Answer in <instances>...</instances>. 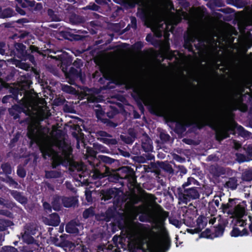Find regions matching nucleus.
<instances>
[{"instance_id": "nucleus-11", "label": "nucleus", "mask_w": 252, "mask_h": 252, "mask_svg": "<svg viewBox=\"0 0 252 252\" xmlns=\"http://www.w3.org/2000/svg\"><path fill=\"white\" fill-rule=\"evenodd\" d=\"M65 229L67 233L78 234L80 230L82 229V226L75 221H72L66 225Z\"/></svg>"}, {"instance_id": "nucleus-53", "label": "nucleus", "mask_w": 252, "mask_h": 252, "mask_svg": "<svg viewBox=\"0 0 252 252\" xmlns=\"http://www.w3.org/2000/svg\"><path fill=\"white\" fill-rule=\"evenodd\" d=\"M104 160H105V161H107V162H109V160H110V158L106 157H104Z\"/></svg>"}, {"instance_id": "nucleus-54", "label": "nucleus", "mask_w": 252, "mask_h": 252, "mask_svg": "<svg viewBox=\"0 0 252 252\" xmlns=\"http://www.w3.org/2000/svg\"><path fill=\"white\" fill-rule=\"evenodd\" d=\"M82 252H90L89 250L87 249H84V248L82 249Z\"/></svg>"}, {"instance_id": "nucleus-43", "label": "nucleus", "mask_w": 252, "mask_h": 252, "mask_svg": "<svg viewBox=\"0 0 252 252\" xmlns=\"http://www.w3.org/2000/svg\"><path fill=\"white\" fill-rule=\"evenodd\" d=\"M105 142H107L108 144H116L117 141L115 139H111V140H105Z\"/></svg>"}, {"instance_id": "nucleus-56", "label": "nucleus", "mask_w": 252, "mask_h": 252, "mask_svg": "<svg viewBox=\"0 0 252 252\" xmlns=\"http://www.w3.org/2000/svg\"><path fill=\"white\" fill-rule=\"evenodd\" d=\"M250 229L251 232H252V223L250 225Z\"/></svg>"}, {"instance_id": "nucleus-33", "label": "nucleus", "mask_w": 252, "mask_h": 252, "mask_svg": "<svg viewBox=\"0 0 252 252\" xmlns=\"http://www.w3.org/2000/svg\"><path fill=\"white\" fill-rule=\"evenodd\" d=\"M17 1L20 3V5L22 7H26L28 5H31L32 2L27 0H17Z\"/></svg>"}, {"instance_id": "nucleus-27", "label": "nucleus", "mask_w": 252, "mask_h": 252, "mask_svg": "<svg viewBox=\"0 0 252 252\" xmlns=\"http://www.w3.org/2000/svg\"><path fill=\"white\" fill-rule=\"evenodd\" d=\"M1 168L6 174H9L12 172V168L10 165L7 163L3 164L1 165Z\"/></svg>"}, {"instance_id": "nucleus-5", "label": "nucleus", "mask_w": 252, "mask_h": 252, "mask_svg": "<svg viewBox=\"0 0 252 252\" xmlns=\"http://www.w3.org/2000/svg\"><path fill=\"white\" fill-rule=\"evenodd\" d=\"M209 124L216 131V138L219 141L228 136V131H233L237 127L234 122L226 123L216 118H212Z\"/></svg>"}, {"instance_id": "nucleus-41", "label": "nucleus", "mask_w": 252, "mask_h": 252, "mask_svg": "<svg viewBox=\"0 0 252 252\" xmlns=\"http://www.w3.org/2000/svg\"><path fill=\"white\" fill-rule=\"evenodd\" d=\"M221 200V199L218 197H216L214 199V203L217 206V207H219V205H220V200Z\"/></svg>"}, {"instance_id": "nucleus-12", "label": "nucleus", "mask_w": 252, "mask_h": 252, "mask_svg": "<svg viewBox=\"0 0 252 252\" xmlns=\"http://www.w3.org/2000/svg\"><path fill=\"white\" fill-rule=\"evenodd\" d=\"M100 71L105 78H110L114 76V69L108 63L101 65L100 66Z\"/></svg>"}, {"instance_id": "nucleus-29", "label": "nucleus", "mask_w": 252, "mask_h": 252, "mask_svg": "<svg viewBox=\"0 0 252 252\" xmlns=\"http://www.w3.org/2000/svg\"><path fill=\"white\" fill-rule=\"evenodd\" d=\"M13 195L14 197L20 203H24L26 202V199L24 197L22 196L19 193L15 192L13 193Z\"/></svg>"}, {"instance_id": "nucleus-51", "label": "nucleus", "mask_w": 252, "mask_h": 252, "mask_svg": "<svg viewBox=\"0 0 252 252\" xmlns=\"http://www.w3.org/2000/svg\"><path fill=\"white\" fill-rule=\"evenodd\" d=\"M90 101H94V98L92 96H88L87 98Z\"/></svg>"}, {"instance_id": "nucleus-30", "label": "nucleus", "mask_w": 252, "mask_h": 252, "mask_svg": "<svg viewBox=\"0 0 252 252\" xmlns=\"http://www.w3.org/2000/svg\"><path fill=\"white\" fill-rule=\"evenodd\" d=\"M62 90L67 93H73L74 89L70 86L64 85L62 86Z\"/></svg>"}, {"instance_id": "nucleus-15", "label": "nucleus", "mask_w": 252, "mask_h": 252, "mask_svg": "<svg viewBox=\"0 0 252 252\" xmlns=\"http://www.w3.org/2000/svg\"><path fill=\"white\" fill-rule=\"evenodd\" d=\"M145 211V208L141 205L138 207L133 206L130 210L129 217L131 220H134L138 214L143 213Z\"/></svg>"}, {"instance_id": "nucleus-39", "label": "nucleus", "mask_w": 252, "mask_h": 252, "mask_svg": "<svg viewBox=\"0 0 252 252\" xmlns=\"http://www.w3.org/2000/svg\"><path fill=\"white\" fill-rule=\"evenodd\" d=\"M103 113H104V112L101 110H97L96 111V115L98 118H100L101 116H102L103 115Z\"/></svg>"}, {"instance_id": "nucleus-64", "label": "nucleus", "mask_w": 252, "mask_h": 252, "mask_svg": "<svg viewBox=\"0 0 252 252\" xmlns=\"http://www.w3.org/2000/svg\"><path fill=\"white\" fill-rule=\"evenodd\" d=\"M140 220H141V221H143V220H142L141 219H140Z\"/></svg>"}, {"instance_id": "nucleus-10", "label": "nucleus", "mask_w": 252, "mask_h": 252, "mask_svg": "<svg viewBox=\"0 0 252 252\" xmlns=\"http://www.w3.org/2000/svg\"><path fill=\"white\" fill-rule=\"evenodd\" d=\"M199 196V193L196 188H190L184 191L183 194V201L187 203L190 199H195Z\"/></svg>"}, {"instance_id": "nucleus-48", "label": "nucleus", "mask_w": 252, "mask_h": 252, "mask_svg": "<svg viewBox=\"0 0 252 252\" xmlns=\"http://www.w3.org/2000/svg\"><path fill=\"white\" fill-rule=\"evenodd\" d=\"M216 221V218H213L212 219H211L210 220H209V223L210 224H214V222H215Z\"/></svg>"}, {"instance_id": "nucleus-38", "label": "nucleus", "mask_w": 252, "mask_h": 252, "mask_svg": "<svg viewBox=\"0 0 252 252\" xmlns=\"http://www.w3.org/2000/svg\"><path fill=\"white\" fill-rule=\"evenodd\" d=\"M5 45L3 43H0V54L1 55H3L5 53V50L3 49V47H4Z\"/></svg>"}, {"instance_id": "nucleus-44", "label": "nucleus", "mask_w": 252, "mask_h": 252, "mask_svg": "<svg viewBox=\"0 0 252 252\" xmlns=\"http://www.w3.org/2000/svg\"><path fill=\"white\" fill-rule=\"evenodd\" d=\"M86 198L88 202L92 201L91 195L90 192H86Z\"/></svg>"}, {"instance_id": "nucleus-61", "label": "nucleus", "mask_w": 252, "mask_h": 252, "mask_svg": "<svg viewBox=\"0 0 252 252\" xmlns=\"http://www.w3.org/2000/svg\"><path fill=\"white\" fill-rule=\"evenodd\" d=\"M0 214H3V213L1 211H0Z\"/></svg>"}, {"instance_id": "nucleus-57", "label": "nucleus", "mask_w": 252, "mask_h": 252, "mask_svg": "<svg viewBox=\"0 0 252 252\" xmlns=\"http://www.w3.org/2000/svg\"><path fill=\"white\" fill-rule=\"evenodd\" d=\"M88 93H86V94H87V95H89V94H90V92H91V91H90V90H88Z\"/></svg>"}, {"instance_id": "nucleus-36", "label": "nucleus", "mask_w": 252, "mask_h": 252, "mask_svg": "<svg viewBox=\"0 0 252 252\" xmlns=\"http://www.w3.org/2000/svg\"><path fill=\"white\" fill-rule=\"evenodd\" d=\"M147 199L151 203L155 201V197L152 194H148L147 196Z\"/></svg>"}, {"instance_id": "nucleus-21", "label": "nucleus", "mask_w": 252, "mask_h": 252, "mask_svg": "<svg viewBox=\"0 0 252 252\" xmlns=\"http://www.w3.org/2000/svg\"><path fill=\"white\" fill-rule=\"evenodd\" d=\"M237 185V181L234 178H230L226 183L227 187L233 189L236 188Z\"/></svg>"}, {"instance_id": "nucleus-58", "label": "nucleus", "mask_w": 252, "mask_h": 252, "mask_svg": "<svg viewBox=\"0 0 252 252\" xmlns=\"http://www.w3.org/2000/svg\"><path fill=\"white\" fill-rule=\"evenodd\" d=\"M238 128L240 130L242 127L241 126H238Z\"/></svg>"}, {"instance_id": "nucleus-8", "label": "nucleus", "mask_w": 252, "mask_h": 252, "mask_svg": "<svg viewBox=\"0 0 252 252\" xmlns=\"http://www.w3.org/2000/svg\"><path fill=\"white\" fill-rule=\"evenodd\" d=\"M36 230L33 225L28 224L25 226L24 233H21L22 240L28 244H32L34 240L32 235L35 234Z\"/></svg>"}, {"instance_id": "nucleus-37", "label": "nucleus", "mask_w": 252, "mask_h": 252, "mask_svg": "<svg viewBox=\"0 0 252 252\" xmlns=\"http://www.w3.org/2000/svg\"><path fill=\"white\" fill-rule=\"evenodd\" d=\"M140 200V198L138 196H134L131 199V203L133 204L137 203Z\"/></svg>"}, {"instance_id": "nucleus-20", "label": "nucleus", "mask_w": 252, "mask_h": 252, "mask_svg": "<svg viewBox=\"0 0 252 252\" xmlns=\"http://www.w3.org/2000/svg\"><path fill=\"white\" fill-rule=\"evenodd\" d=\"M112 174L109 169L106 167L105 173L104 174L101 173L98 171L96 170L94 174V176H95V178H102L105 176H110Z\"/></svg>"}, {"instance_id": "nucleus-4", "label": "nucleus", "mask_w": 252, "mask_h": 252, "mask_svg": "<svg viewBox=\"0 0 252 252\" xmlns=\"http://www.w3.org/2000/svg\"><path fill=\"white\" fill-rule=\"evenodd\" d=\"M182 18L189 20L190 15L187 12H182L179 16L170 17L163 12H159L149 17L147 20L146 24L148 27L151 28L158 37L161 36L162 31L166 30L164 37L165 38H167V32L171 31L173 26L176 25Z\"/></svg>"}, {"instance_id": "nucleus-59", "label": "nucleus", "mask_w": 252, "mask_h": 252, "mask_svg": "<svg viewBox=\"0 0 252 252\" xmlns=\"http://www.w3.org/2000/svg\"><path fill=\"white\" fill-rule=\"evenodd\" d=\"M246 110V107L244 106V108L243 109V111H245Z\"/></svg>"}, {"instance_id": "nucleus-34", "label": "nucleus", "mask_w": 252, "mask_h": 252, "mask_svg": "<svg viewBox=\"0 0 252 252\" xmlns=\"http://www.w3.org/2000/svg\"><path fill=\"white\" fill-rule=\"evenodd\" d=\"M30 86V83L29 81H26L21 83V84L19 85V87H20V90H25L26 89L29 88Z\"/></svg>"}, {"instance_id": "nucleus-28", "label": "nucleus", "mask_w": 252, "mask_h": 252, "mask_svg": "<svg viewBox=\"0 0 252 252\" xmlns=\"http://www.w3.org/2000/svg\"><path fill=\"white\" fill-rule=\"evenodd\" d=\"M94 214V209L92 208H90L86 209L83 213V217L85 218H88Z\"/></svg>"}, {"instance_id": "nucleus-13", "label": "nucleus", "mask_w": 252, "mask_h": 252, "mask_svg": "<svg viewBox=\"0 0 252 252\" xmlns=\"http://www.w3.org/2000/svg\"><path fill=\"white\" fill-rule=\"evenodd\" d=\"M44 221L47 225L57 226L60 223V218L57 214L53 213L48 218H45Z\"/></svg>"}, {"instance_id": "nucleus-2", "label": "nucleus", "mask_w": 252, "mask_h": 252, "mask_svg": "<svg viewBox=\"0 0 252 252\" xmlns=\"http://www.w3.org/2000/svg\"><path fill=\"white\" fill-rule=\"evenodd\" d=\"M20 105H14L9 110L10 114L14 119L19 117L21 112L32 117L35 116L40 119L47 118L50 115L47 107L44 105V101L38 98L35 94L26 92L21 100Z\"/></svg>"}, {"instance_id": "nucleus-6", "label": "nucleus", "mask_w": 252, "mask_h": 252, "mask_svg": "<svg viewBox=\"0 0 252 252\" xmlns=\"http://www.w3.org/2000/svg\"><path fill=\"white\" fill-rule=\"evenodd\" d=\"M208 35L216 36L219 38L217 33L210 30L205 28L196 29L193 28L189 31L188 36L186 39L185 46L189 50L191 49V43L197 40L198 42H202L208 40Z\"/></svg>"}, {"instance_id": "nucleus-35", "label": "nucleus", "mask_w": 252, "mask_h": 252, "mask_svg": "<svg viewBox=\"0 0 252 252\" xmlns=\"http://www.w3.org/2000/svg\"><path fill=\"white\" fill-rule=\"evenodd\" d=\"M17 174L18 175L21 177H24L26 173L24 170L21 168H19L17 170Z\"/></svg>"}, {"instance_id": "nucleus-32", "label": "nucleus", "mask_w": 252, "mask_h": 252, "mask_svg": "<svg viewBox=\"0 0 252 252\" xmlns=\"http://www.w3.org/2000/svg\"><path fill=\"white\" fill-rule=\"evenodd\" d=\"M223 233V229L222 227H220L216 228L215 230V236L216 237H220Z\"/></svg>"}, {"instance_id": "nucleus-46", "label": "nucleus", "mask_w": 252, "mask_h": 252, "mask_svg": "<svg viewBox=\"0 0 252 252\" xmlns=\"http://www.w3.org/2000/svg\"><path fill=\"white\" fill-rule=\"evenodd\" d=\"M10 98H11L10 95L5 96L3 97L2 101L3 103H6L8 101V99Z\"/></svg>"}, {"instance_id": "nucleus-62", "label": "nucleus", "mask_w": 252, "mask_h": 252, "mask_svg": "<svg viewBox=\"0 0 252 252\" xmlns=\"http://www.w3.org/2000/svg\"><path fill=\"white\" fill-rule=\"evenodd\" d=\"M96 1L97 2H99V0H96Z\"/></svg>"}, {"instance_id": "nucleus-24", "label": "nucleus", "mask_w": 252, "mask_h": 252, "mask_svg": "<svg viewBox=\"0 0 252 252\" xmlns=\"http://www.w3.org/2000/svg\"><path fill=\"white\" fill-rule=\"evenodd\" d=\"M58 198H62L61 197H57L55 198L54 201L52 202V207L55 210H59L61 208V203L62 200L56 201Z\"/></svg>"}, {"instance_id": "nucleus-19", "label": "nucleus", "mask_w": 252, "mask_h": 252, "mask_svg": "<svg viewBox=\"0 0 252 252\" xmlns=\"http://www.w3.org/2000/svg\"><path fill=\"white\" fill-rule=\"evenodd\" d=\"M246 234V230L243 229L242 230L237 227L233 229L231 232V235L233 237L242 236Z\"/></svg>"}, {"instance_id": "nucleus-60", "label": "nucleus", "mask_w": 252, "mask_h": 252, "mask_svg": "<svg viewBox=\"0 0 252 252\" xmlns=\"http://www.w3.org/2000/svg\"><path fill=\"white\" fill-rule=\"evenodd\" d=\"M251 209L252 210V201L251 202Z\"/></svg>"}, {"instance_id": "nucleus-1", "label": "nucleus", "mask_w": 252, "mask_h": 252, "mask_svg": "<svg viewBox=\"0 0 252 252\" xmlns=\"http://www.w3.org/2000/svg\"><path fill=\"white\" fill-rule=\"evenodd\" d=\"M46 129L41 128L36 122L28 126V136L32 143L35 142L39 146L43 157H51L54 167L62 163L69 165L73 170H84L83 164L72 160L71 148L63 140L62 131L53 130L51 133V137L46 134Z\"/></svg>"}, {"instance_id": "nucleus-45", "label": "nucleus", "mask_w": 252, "mask_h": 252, "mask_svg": "<svg viewBox=\"0 0 252 252\" xmlns=\"http://www.w3.org/2000/svg\"><path fill=\"white\" fill-rule=\"evenodd\" d=\"M170 222L176 227H179V222L177 220H170Z\"/></svg>"}, {"instance_id": "nucleus-17", "label": "nucleus", "mask_w": 252, "mask_h": 252, "mask_svg": "<svg viewBox=\"0 0 252 252\" xmlns=\"http://www.w3.org/2000/svg\"><path fill=\"white\" fill-rule=\"evenodd\" d=\"M146 142H142V146L146 152H149L152 150L153 147L152 145L151 140L147 136L144 137Z\"/></svg>"}, {"instance_id": "nucleus-31", "label": "nucleus", "mask_w": 252, "mask_h": 252, "mask_svg": "<svg viewBox=\"0 0 252 252\" xmlns=\"http://www.w3.org/2000/svg\"><path fill=\"white\" fill-rule=\"evenodd\" d=\"M239 161L240 162H244V161H248L251 159H252V154L251 155L250 157H246L243 155H239L238 156Z\"/></svg>"}, {"instance_id": "nucleus-25", "label": "nucleus", "mask_w": 252, "mask_h": 252, "mask_svg": "<svg viewBox=\"0 0 252 252\" xmlns=\"http://www.w3.org/2000/svg\"><path fill=\"white\" fill-rule=\"evenodd\" d=\"M0 252H18L17 250L13 247L5 246L1 248Z\"/></svg>"}, {"instance_id": "nucleus-52", "label": "nucleus", "mask_w": 252, "mask_h": 252, "mask_svg": "<svg viewBox=\"0 0 252 252\" xmlns=\"http://www.w3.org/2000/svg\"><path fill=\"white\" fill-rule=\"evenodd\" d=\"M4 240L3 237L2 235H0V246L1 245L2 242Z\"/></svg>"}, {"instance_id": "nucleus-63", "label": "nucleus", "mask_w": 252, "mask_h": 252, "mask_svg": "<svg viewBox=\"0 0 252 252\" xmlns=\"http://www.w3.org/2000/svg\"><path fill=\"white\" fill-rule=\"evenodd\" d=\"M239 147V146H236V148H238V147Z\"/></svg>"}, {"instance_id": "nucleus-3", "label": "nucleus", "mask_w": 252, "mask_h": 252, "mask_svg": "<svg viewBox=\"0 0 252 252\" xmlns=\"http://www.w3.org/2000/svg\"><path fill=\"white\" fill-rule=\"evenodd\" d=\"M167 237V231L160 221L146 231L145 239L137 238L134 242L135 247L144 252H158L163 243L166 241Z\"/></svg>"}, {"instance_id": "nucleus-18", "label": "nucleus", "mask_w": 252, "mask_h": 252, "mask_svg": "<svg viewBox=\"0 0 252 252\" xmlns=\"http://www.w3.org/2000/svg\"><path fill=\"white\" fill-rule=\"evenodd\" d=\"M119 175L116 176V179L119 178L126 179L128 178L129 173H128V169L126 167H123L119 169Z\"/></svg>"}, {"instance_id": "nucleus-42", "label": "nucleus", "mask_w": 252, "mask_h": 252, "mask_svg": "<svg viewBox=\"0 0 252 252\" xmlns=\"http://www.w3.org/2000/svg\"><path fill=\"white\" fill-rule=\"evenodd\" d=\"M201 221H202L204 222V224H206L207 222V219L205 218L199 217L197 219V222L199 223Z\"/></svg>"}, {"instance_id": "nucleus-40", "label": "nucleus", "mask_w": 252, "mask_h": 252, "mask_svg": "<svg viewBox=\"0 0 252 252\" xmlns=\"http://www.w3.org/2000/svg\"><path fill=\"white\" fill-rule=\"evenodd\" d=\"M43 207L45 210H49V211H51L50 205L48 203L44 202L43 203Z\"/></svg>"}, {"instance_id": "nucleus-22", "label": "nucleus", "mask_w": 252, "mask_h": 252, "mask_svg": "<svg viewBox=\"0 0 252 252\" xmlns=\"http://www.w3.org/2000/svg\"><path fill=\"white\" fill-rule=\"evenodd\" d=\"M242 179L246 181L252 180V169L245 171L242 175Z\"/></svg>"}, {"instance_id": "nucleus-49", "label": "nucleus", "mask_w": 252, "mask_h": 252, "mask_svg": "<svg viewBox=\"0 0 252 252\" xmlns=\"http://www.w3.org/2000/svg\"><path fill=\"white\" fill-rule=\"evenodd\" d=\"M189 184H190V179H188V181L187 183H185V184H184L183 185V186L184 187H185L188 186Z\"/></svg>"}, {"instance_id": "nucleus-9", "label": "nucleus", "mask_w": 252, "mask_h": 252, "mask_svg": "<svg viewBox=\"0 0 252 252\" xmlns=\"http://www.w3.org/2000/svg\"><path fill=\"white\" fill-rule=\"evenodd\" d=\"M63 65V63H62L61 66L62 70L64 73L66 78L68 79V82L70 84H73L76 78L81 77L80 70L79 68L75 69L73 67H71L68 72L67 71V68L66 67H64Z\"/></svg>"}, {"instance_id": "nucleus-23", "label": "nucleus", "mask_w": 252, "mask_h": 252, "mask_svg": "<svg viewBox=\"0 0 252 252\" xmlns=\"http://www.w3.org/2000/svg\"><path fill=\"white\" fill-rule=\"evenodd\" d=\"M45 175L48 178H56L60 177V174L58 172L52 171L46 172Z\"/></svg>"}, {"instance_id": "nucleus-7", "label": "nucleus", "mask_w": 252, "mask_h": 252, "mask_svg": "<svg viewBox=\"0 0 252 252\" xmlns=\"http://www.w3.org/2000/svg\"><path fill=\"white\" fill-rule=\"evenodd\" d=\"M245 204L244 203L237 204L235 199H229L226 204L222 203L220 209L223 213H226L228 215H232V217L241 218L245 213Z\"/></svg>"}, {"instance_id": "nucleus-47", "label": "nucleus", "mask_w": 252, "mask_h": 252, "mask_svg": "<svg viewBox=\"0 0 252 252\" xmlns=\"http://www.w3.org/2000/svg\"><path fill=\"white\" fill-rule=\"evenodd\" d=\"M99 135L101 136H103V137H107V136H109V135L106 132H105V131H100L99 132Z\"/></svg>"}, {"instance_id": "nucleus-14", "label": "nucleus", "mask_w": 252, "mask_h": 252, "mask_svg": "<svg viewBox=\"0 0 252 252\" xmlns=\"http://www.w3.org/2000/svg\"><path fill=\"white\" fill-rule=\"evenodd\" d=\"M62 200V203L63 204V206L65 207H70L75 205L77 203V200L74 197H63L58 198L56 201Z\"/></svg>"}, {"instance_id": "nucleus-50", "label": "nucleus", "mask_w": 252, "mask_h": 252, "mask_svg": "<svg viewBox=\"0 0 252 252\" xmlns=\"http://www.w3.org/2000/svg\"><path fill=\"white\" fill-rule=\"evenodd\" d=\"M23 252H32V251L31 250H28V248L27 247H25L24 248Z\"/></svg>"}, {"instance_id": "nucleus-55", "label": "nucleus", "mask_w": 252, "mask_h": 252, "mask_svg": "<svg viewBox=\"0 0 252 252\" xmlns=\"http://www.w3.org/2000/svg\"><path fill=\"white\" fill-rule=\"evenodd\" d=\"M70 186H71V185L70 184L66 183V187H67V188L70 189Z\"/></svg>"}, {"instance_id": "nucleus-16", "label": "nucleus", "mask_w": 252, "mask_h": 252, "mask_svg": "<svg viewBox=\"0 0 252 252\" xmlns=\"http://www.w3.org/2000/svg\"><path fill=\"white\" fill-rule=\"evenodd\" d=\"M114 194V190L113 189H109L107 191L102 190L100 193V196L101 197V200L106 201L113 197Z\"/></svg>"}, {"instance_id": "nucleus-26", "label": "nucleus", "mask_w": 252, "mask_h": 252, "mask_svg": "<svg viewBox=\"0 0 252 252\" xmlns=\"http://www.w3.org/2000/svg\"><path fill=\"white\" fill-rule=\"evenodd\" d=\"M15 64L16 66L25 70H28L30 68V66L28 64L21 61H16Z\"/></svg>"}]
</instances>
